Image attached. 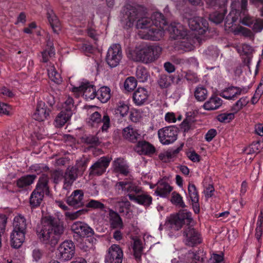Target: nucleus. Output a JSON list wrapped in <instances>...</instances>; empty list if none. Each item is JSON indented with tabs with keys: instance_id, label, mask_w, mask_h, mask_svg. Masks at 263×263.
<instances>
[{
	"instance_id": "obj_1",
	"label": "nucleus",
	"mask_w": 263,
	"mask_h": 263,
	"mask_svg": "<svg viewBox=\"0 0 263 263\" xmlns=\"http://www.w3.org/2000/svg\"><path fill=\"white\" fill-rule=\"evenodd\" d=\"M64 227L60 220L52 216H46L42 218L41 223L35 229L37 238L45 245L55 246L64 232Z\"/></svg>"
},
{
	"instance_id": "obj_2",
	"label": "nucleus",
	"mask_w": 263,
	"mask_h": 263,
	"mask_svg": "<svg viewBox=\"0 0 263 263\" xmlns=\"http://www.w3.org/2000/svg\"><path fill=\"white\" fill-rule=\"evenodd\" d=\"M232 6V8L239 9L232 10L226 17L227 23L233 25L239 19V22L243 25L249 27L252 26L255 18L248 13V0L234 1Z\"/></svg>"
},
{
	"instance_id": "obj_3",
	"label": "nucleus",
	"mask_w": 263,
	"mask_h": 263,
	"mask_svg": "<svg viewBox=\"0 0 263 263\" xmlns=\"http://www.w3.org/2000/svg\"><path fill=\"white\" fill-rule=\"evenodd\" d=\"M153 20V27L146 33H139V36L142 39L152 41H159L164 35L166 21L163 14L160 12H155L151 18Z\"/></svg>"
},
{
	"instance_id": "obj_4",
	"label": "nucleus",
	"mask_w": 263,
	"mask_h": 263,
	"mask_svg": "<svg viewBox=\"0 0 263 263\" xmlns=\"http://www.w3.org/2000/svg\"><path fill=\"white\" fill-rule=\"evenodd\" d=\"M162 48L156 45H146L136 48L133 53V59L136 62L150 63L156 60L160 55Z\"/></svg>"
},
{
	"instance_id": "obj_5",
	"label": "nucleus",
	"mask_w": 263,
	"mask_h": 263,
	"mask_svg": "<svg viewBox=\"0 0 263 263\" xmlns=\"http://www.w3.org/2000/svg\"><path fill=\"white\" fill-rule=\"evenodd\" d=\"M121 22L123 27L128 29L132 27L135 22L145 14L144 7L140 5H127L121 12Z\"/></svg>"
},
{
	"instance_id": "obj_6",
	"label": "nucleus",
	"mask_w": 263,
	"mask_h": 263,
	"mask_svg": "<svg viewBox=\"0 0 263 263\" xmlns=\"http://www.w3.org/2000/svg\"><path fill=\"white\" fill-rule=\"evenodd\" d=\"M129 194H127L130 200L142 205L144 207H148L152 203V197L144 192L142 188L137 185H132L129 187Z\"/></svg>"
},
{
	"instance_id": "obj_7",
	"label": "nucleus",
	"mask_w": 263,
	"mask_h": 263,
	"mask_svg": "<svg viewBox=\"0 0 263 263\" xmlns=\"http://www.w3.org/2000/svg\"><path fill=\"white\" fill-rule=\"evenodd\" d=\"M193 220L191 212H182L177 215H172L167 221V226L172 230L178 231L186 223L189 225Z\"/></svg>"
},
{
	"instance_id": "obj_8",
	"label": "nucleus",
	"mask_w": 263,
	"mask_h": 263,
	"mask_svg": "<svg viewBox=\"0 0 263 263\" xmlns=\"http://www.w3.org/2000/svg\"><path fill=\"white\" fill-rule=\"evenodd\" d=\"M123 54L121 46L119 44H112L108 48L105 61L109 67L114 68L119 65Z\"/></svg>"
},
{
	"instance_id": "obj_9",
	"label": "nucleus",
	"mask_w": 263,
	"mask_h": 263,
	"mask_svg": "<svg viewBox=\"0 0 263 263\" xmlns=\"http://www.w3.org/2000/svg\"><path fill=\"white\" fill-rule=\"evenodd\" d=\"M87 123L88 126L96 128L98 127L102 123L103 125L101 127L102 132H106L110 125V118L108 115L105 113L102 118L101 114L97 111L90 115Z\"/></svg>"
},
{
	"instance_id": "obj_10",
	"label": "nucleus",
	"mask_w": 263,
	"mask_h": 263,
	"mask_svg": "<svg viewBox=\"0 0 263 263\" xmlns=\"http://www.w3.org/2000/svg\"><path fill=\"white\" fill-rule=\"evenodd\" d=\"M158 135L160 142L162 144L168 145L177 140L178 129L174 126L165 127L158 130Z\"/></svg>"
},
{
	"instance_id": "obj_11",
	"label": "nucleus",
	"mask_w": 263,
	"mask_h": 263,
	"mask_svg": "<svg viewBox=\"0 0 263 263\" xmlns=\"http://www.w3.org/2000/svg\"><path fill=\"white\" fill-rule=\"evenodd\" d=\"M183 234L185 237V244L187 246L193 247L202 241L200 233L190 224L185 228Z\"/></svg>"
},
{
	"instance_id": "obj_12",
	"label": "nucleus",
	"mask_w": 263,
	"mask_h": 263,
	"mask_svg": "<svg viewBox=\"0 0 263 263\" xmlns=\"http://www.w3.org/2000/svg\"><path fill=\"white\" fill-rule=\"evenodd\" d=\"M123 252L118 245H112L108 249L105 257V262L108 263H122Z\"/></svg>"
},
{
	"instance_id": "obj_13",
	"label": "nucleus",
	"mask_w": 263,
	"mask_h": 263,
	"mask_svg": "<svg viewBox=\"0 0 263 263\" xmlns=\"http://www.w3.org/2000/svg\"><path fill=\"white\" fill-rule=\"evenodd\" d=\"M71 229L73 232L74 237H89L95 235V232L92 228L85 223L77 221L73 223Z\"/></svg>"
},
{
	"instance_id": "obj_14",
	"label": "nucleus",
	"mask_w": 263,
	"mask_h": 263,
	"mask_svg": "<svg viewBox=\"0 0 263 263\" xmlns=\"http://www.w3.org/2000/svg\"><path fill=\"white\" fill-rule=\"evenodd\" d=\"M111 158L103 156L96 161L89 168L90 176H101L104 174L108 167Z\"/></svg>"
},
{
	"instance_id": "obj_15",
	"label": "nucleus",
	"mask_w": 263,
	"mask_h": 263,
	"mask_svg": "<svg viewBox=\"0 0 263 263\" xmlns=\"http://www.w3.org/2000/svg\"><path fill=\"white\" fill-rule=\"evenodd\" d=\"M73 92L81 93L86 100H91L96 98L97 92L96 87L89 82L82 83L78 87H73Z\"/></svg>"
},
{
	"instance_id": "obj_16",
	"label": "nucleus",
	"mask_w": 263,
	"mask_h": 263,
	"mask_svg": "<svg viewBox=\"0 0 263 263\" xmlns=\"http://www.w3.org/2000/svg\"><path fill=\"white\" fill-rule=\"evenodd\" d=\"M189 26L191 29L196 31L199 34H203L209 27L206 20L202 17L194 16L188 20Z\"/></svg>"
},
{
	"instance_id": "obj_17",
	"label": "nucleus",
	"mask_w": 263,
	"mask_h": 263,
	"mask_svg": "<svg viewBox=\"0 0 263 263\" xmlns=\"http://www.w3.org/2000/svg\"><path fill=\"white\" fill-rule=\"evenodd\" d=\"M60 258L64 260H69L75 253V245L71 240H65L58 248Z\"/></svg>"
},
{
	"instance_id": "obj_18",
	"label": "nucleus",
	"mask_w": 263,
	"mask_h": 263,
	"mask_svg": "<svg viewBox=\"0 0 263 263\" xmlns=\"http://www.w3.org/2000/svg\"><path fill=\"white\" fill-rule=\"evenodd\" d=\"M66 203L70 206L77 209L85 205L84 201V192L82 190H76L71 195L66 198Z\"/></svg>"
},
{
	"instance_id": "obj_19",
	"label": "nucleus",
	"mask_w": 263,
	"mask_h": 263,
	"mask_svg": "<svg viewBox=\"0 0 263 263\" xmlns=\"http://www.w3.org/2000/svg\"><path fill=\"white\" fill-rule=\"evenodd\" d=\"M249 89V87H239L232 86L222 90L220 96L228 100H235L238 95L247 93Z\"/></svg>"
},
{
	"instance_id": "obj_20",
	"label": "nucleus",
	"mask_w": 263,
	"mask_h": 263,
	"mask_svg": "<svg viewBox=\"0 0 263 263\" xmlns=\"http://www.w3.org/2000/svg\"><path fill=\"white\" fill-rule=\"evenodd\" d=\"M51 110L47 107L44 102L40 101L37 102L35 112L32 118L38 121H43L49 116Z\"/></svg>"
},
{
	"instance_id": "obj_21",
	"label": "nucleus",
	"mask_w": 263,
	"mask_h": 263,
	"mask_svg": "<svg viewBox=\"0 0 263 263\" xmlns=\"http://www.w3.org/2000/svg\"><path fill=\"white\" fill-rule=\"evenodd\" d=\"M108 211L107 218L109 228L111 229H123V222L119 213L110 208H108Z\"/></svg>"
},
{
	"instance_id": "obj_22",
	"label": "nucleus",
	"mask_w": 263,
	"mask_h": 263,
	"mask_svg": "<svg viewBox=\"0 0 263 263\" xmlns=\"http://www.w3.org/2000/svg\"><path fill=\"white\" fill-rule=\"evenodd\" d=\"M122 135L124 138L133 143H138L143 138L139 130L131 126L124 128L123 129Z\"/></svg>"
},
{
	"instance_id": "obj_23",
	"label": "nucleus",
	"mask_w": 263,
	"mask_h": 263,
	"mask_svg": "<svg viewBox=\"0 0 263 263\" xmlns=\"http://www.w3.org/2000/svg\"><path fill=\"white\" fill-rule=\"evenodd\" d=\"M136 151L140 155H152L155 153V147L145 140H139L135 148Z\"/></svg>"
},
{
	"instance_id": "obj_24",
	"label": "nucleus",
	"mask_w": 263,
	"mask_h": 263,
	"mask_svg": "<svg viewBox=\"0 0 263 263\" xmlns=\"http://www.w3.org/2000/svg\"><path fill=\"white\" fill-rule=\"evenodd\" d=\"M149 95L147 90L143 87L138 88L133 94V99L137 106H142L147 101Z\"/></svg>"
},
{
	"instance_id": "obj_25",
	"label": "nucleus",
	"mask_w": 263,
	"mask_h": 263,
	"mask_svg": "<svg viewBox=\"0 0 263 263\" xmlns=\"http://www.w3.org/2000/svg\"><path fill=\"white\" fill-rule=\"evenodd\" d=\"M165 30H167L174 39L183 37L186 35L183 26L178 23H171L169 26L166 25Z\"/></svg>"
},
{
	"instance_id": "obj_26",
	"label": "nucleus",
	"mask_w": 263,
	"mask_h": 263,
	"mask_svg": "<svg viewBox=\"0 0 263 263\" xmlns=\"http://www.w3.org/2000/svg\"><path fill=\"white\" fill-rule=\"evenodd\" d=\"M49 177L47 175L43 174L39 178L35 189V191H38L44 195L49 194V187L48 185Z\"/></svg>"
},
{
	"instance_id": "obj_27",
	"label": "nucleus",
	"mask_w": 263,
	"mask_h": 263,
	"mask_svg": "<svg viewBox=\"0 0 263 263\" xmlns=\"http://www.w3.org/2000/svg\"><path fill=\"white\" fill-rule=\"evenodd\" d=\"M36 178V175L28 174L22 176L15 181L16 186L21 190L26 189L34 183Z\"/></svg>"
},
{
	"instance_id": "obj_28",
	"label": "nucleus",
	"mask_w": 263,
	"mask_h": 263,
	"mask_svg": "<svg viewBox=\"0 0 263 263\" xmlns=\"http://www.w3.org/2000/svg\"><path fill=\"white\" fill-rule=\"evenodd\" d=\"M26 233V232L16 231L13 230L10 235L11 247L15 249L19 248L25 240Z\"/></svg>"
},
{
	"instance_id": "obj_29",
	"label": "nucleus",
	"mask_w": 263,
	"mask_h": 263,
	"mask_svg": "<svg viewBox=\"0 0 263 263\" xmlns=\"http://www.w3.org/2000/svg\"><path fill=\"white\" fill-rule=\"evenodd\" d=\"M78 177V168L74 166H69L66 170L63 179L64 183L67 186L71 185Z\"/></svg>"
},
{
	"instance_id": "obj_30",
	"label": "nucleus",
	"mask_w": 263,
	"mask_h": 263,
	"mask_svg": "<svg viewBox=\"0 0 263 263\" xmlns=\"http://www.w3.org/2000/svg\"><path fill=\"white\" fill-rule=\"evenodd\" d=\"M113 167L116 172L124 176H128L129 173L128 166L125 163L124 159L117 158L113 161Z\"/></svg>"
},
{
	"instance_id": "obj_31",
	"label": "nucleus",
	"mask_w": 263,
	"mask_h": 263,
	"mask_svg": "<svg viewBox=\"0 0 263 263\" xmlns=\"http://www.w3.org/2000/svg\"><path fill=\"white\" fill-rule=\"evenodd\" d=\"M153 27V20L150 17H143V15L139 18L137 21L136 27L137 29H141L144 30L139 31L143 32L144 34L146 33L148 30Z\"/></svg>"
},
{
	"instance_id": "obj_32",
	"label": "nucleus",
	"mask_w": 263,
	"mask_h": 263,
	"mask_svg": "<svg viewBox=\"0 0 263 263\" xmlns=\"http://www.w3.org/2000/svg\"><path fill=\"white\" fill-rule=\"evenodd\" d=\"M44 195V194L38 191H35L34 190L32 191L29 198V204L32 210L40 206L43 200Z\"/></svg>"
},
{
	"instance_id": "obj_33",
	"label": "nucleus",
	"mask_w": 263,
	"mask_h": 263,
	"mask_svg": "<svg viewBox=\"0 0 263 263\" xmlns=\"http://www.w3.org/2000/svg\"><path fill=\"white\" fill-rule=\"evenodd\" d=\"M27 226L26 219L24 216L18 215L14 218L13 222L14 230L26 233Z\"/></svg>"
},
{
	"instance_id": "obj_34",
	"label": "nucleus",
	"mask_w": 263,
	"mask_h": 263,
	"mask_svg": "<svg viewBox=\"0 0 263 263\" xmlns=\"http://www.w3.org/2000/svg\"><path fill=\"white\" fill-rule=\"evenodd\" d=\"M222 104V100L217 96L211 97L203 105V108L207 110H215Z\"/></svg>"
},
{
	"instance_id": "obj_35",
	"label": "nucleus",
	"mask_w": 263,
	"mask_h": 263,
	"mask_svg": "<svg viewBox=\"0 0 263 263\" xmlns=\"http://www.w3.org/2000/svg\"><path fill=\"white\" fill-rule=\"evenodd\" d=\"M47 17L49 24L55 33H59L61 29V25L58 17L55 15L53 10H50L47 12Z\"/></svg>"
},
{
	"instance_id": "obj_36",
	"label": "nucleus",
	"mask_w": 263,
	"mask_h": 263,
	"mask_svg": "<svg viewBox=\"0 0 263 263\" xmlns=\"http://www.w3.org/2000/svg\"><path fill=\"white\" fill-rule=\"evenodd\" d=\"M133 240L134 242L132 246L133 250V255L137 261H140L143 251L142 242L139 238H135Z\"/></svg>"
},
{
	"instance_id": "obj_37",
	"label": "nucleus",
	"mask_w": 263,
	"mask_h": 263,
	"mask_svg": "<svg viewBox=\"0 0 263 263\" xmlns=\"http://www.w3.org/2000/svg\"><path fill=\"white\" fill-rule=\"evenodd\" d=\"M115 206L119 213H124L125 210H128L130 206V202L125 197L117 199L115 201Z\"/></svg>"
},
{
	"instance_id": "obj_38",
	"label": "nucleus",
	"mask_w": 263,
	"mask_h": 263,
	"mask_svg": "<svg viewBox=\"0 0 263 263\" xmlns=\"http://www.w3.org/2000/svg\"><path fill=\"white\" fill-rule=\"evenodd\" d=\"M110 97V89L107 86L101 87L97 91L96 98L102 103L107 102Z\"/></svg>"
},
{
	"instance_id": "obj_39",
	"label": "nucleus",
	"mask_w": 263,
	"mask_h": 263,
	"mask_svg": "<svg viewBox=\"0 0 263 263\" xmlns=\"http://www.w3.org/2000/svg\"><path fill=\"white\" fill-rule=\"evenodd\" d=\"M66 113L64 110H61L57 115L54 120L55 126L58 127L63 126L71 118L72 113Z\"/></svg>"
},
{
	"instance_id": "obj_40",
	"label": "nucleus",
	"mask_w": 263,
	"mask_h": 263,
	"mask_svg": "<svg viewBox=\"0 0 263 263\" xmlns=\"http://www.w3.org/2000/svg\"><path fill=\"white\" fill-rule=\"evenodd\" d=\"M173 187L167 183L162 182L159 183L155 191V193L162 197H166L172 191Z\"/></svg>"
},
{
	"instance_id": "obj_41",
	"label": "nucleus",
	"mask_w": 263,
	"mask_h": 263,
	"mask_svg": "<svg viewBox=\"0 0 263 263\" xmlns=\"http://www.w3.org/2000/svg\"><path fill=\"white\" fill-rule=\"evenodd\" d=\"M174 79V77L172 75L161 74L159 76L157 83L161 88H166L171 86Z\"/></svg>"
},
{
	"instance_id": "obj_42",
	"label": "nucleus",
	"mask_w": 263,
	"mask_h": 263,
	"mask_svg": "<svg viewBox=\"0 0 263 263\" xmlns=\"http://www.w3.org/2000/svg\"><path fill=\"white\" fill-rule=\"evenodd\" d=\"M49 170L48 166L45 164L42 163L34 164L29 167L28 172L31 173H35L34 175L37 176L41 173L48 172Z\"/></svg>"
},
{
	"instance_id": "obj_43",
	"label": "nucleus",
	"mask_w": 263,
	"mask_h": 263,
	"mask_svg": "<svg viewBox=\"0 0 263 263\" xmlns=\"http://www.w3.org/2000/svg\"><path fill=\"white\" fill-rule=\"evenodd\" d=\"M208 92L205 87L202 86L197 87L194 91V96L198 101H203L208 97Z\"/></svg>"
},
{
	"instance_id": "obj_44",
	"label": "nucleus",
	"mask_w": 263,
	"mask_h": 263,
	"mask_svg": "<svg viewBox=\"0 0 263 263\" xmlns=\"http://www.w3.org/2000/svg\"><path fill=\"white\" fill-rule=\"evenodd\" d=\"M47 71L48 77L52 81L57 84H60L62 82V78L60 74L57 72L53 66H49Z\"/></svg>"
},
{
	"instance_id": "obj_45",
	"label": "nucleus",
	"mask_w": 263,
	"mask_h": 263,
	"mask_svg": "<svg viewBox=\"0 0 263 263\" xmlns=\"http://www.w3.org/2000/svg\"><path fill=\"white\" fill-rule=\"evenodd\" d=\"M201 254H202V251L200 249L196 251H189L188 254L191 258L190 263H202L203 258L201 257Z\"/></svg>"
},
{
	"instance_id": "obj_46",
	"label": "nucleus",
	"mask_w": 263,
	"mask_h": 263,
	"mask_svg": "<svg viewBox=\"0 0 263 263\" xmlns=\"http://www.w3.org/2000/svg\"><path fill=\"white\" fill-rule=\"evenodd\" d=\"M249 100L247 97H243L240 98L232 106L231 110L237 113L249 103Z\"/></svg>"
},
{
	"instance_id": "obj_47",
	"label": "nucleus",
	"mask_w": 263,
	"mask_h": 263,
	"mask_svg": "<svg viewBox=\"0 0 263 263\" xmlns=\"http://www.w3.org/2000/svg\"><path fill=\"white\" fill-rule=\"evenodd\" d=\"M225 13L226 10L224 9H223L221 12L215 11L210 15L209 19L211 21L216 24H220L224 19Z\"/></svg>"
},
{
	"instance_id": "obj_48",
	"label": "nucleus",
	"mask_w": 263,
	"mask_h": 263,
	"mask_svg": "<svg viewBox=\"0 0 263 263\" xmlns=\"http://www.w3.org/2000/svg\"><path fill=\"white\" fill-rule=\"evenodd\" d=\"M136 77L139 82H144L147 80L149 74L145 68L143 66H139L137 68Z\"/></svg>"
},
{
	"instance_id": "obj_49",
	"label": "nucleus",
	"mask_w": 263,
	"mask_h": 263,
	"mask_svg": "<svg viewBox=\"0 0 263 263\" xmlns=\"http://www.w3.org/2000/svg\"><path fill=\"white\" fill-rule=\"evenodd\" d=\"M86 207L95 210H100L102 211L106 212L105 205L100 201L94 199H90L86 204Z\"/></svg>"
},
{
	"instance_id": "obj_50",
	"label": "nucleus",
	"mask_w": 263,
	"mask_h": 263,
	"mask_svg": "<svg viewBox=\"0 0 263 263\" xmlns=\"http://www.w3.org/2000/svg\"><path fill=\"white\" fill-rule=\"evenodd\" d=\"M171 201L173 204L180 208H184L186 206L183 201L182 197L179 193L175 192H173L172 194Z\"/></svg>"
},
{
	"instance_id": "obj_51",
	"label": "nucleus",
	"mask_w": 263,
	"mask_h": 263,
	"mask_svg": "<svg viewBox=\"0 0 263 263\" xmlns=\"http://www.w3.org/2000/svg\"><path fill=\"white\" fill-rule=\"evenodd\" d=\"M132 185H136L132 183L130 181H123L117 182L115 185V188L118 192H120V191H126L128 194H129V187Z\"/></svg>"
},
{
	"instance_id": "obj_52",
	"label": "nucleus",
	"mask_w": 263,
	"mask_h": 263,
	"mask_svg": "<svg viewBox=\"0 0 263 263\" xmlns=\"http://www.w3.org/2000/svg\"><path fill=\"white\" fill-rule=\"evenodd\" d=\"M188 193L191 201L199 199L198 193L195 185L192 183H189L188 185Z\"/></svg>"
},
{
	"instance_id": "obj_53",
	"label": "nucleus",
	"mask_w": 263,
	"mask_h": 263,
	"mask_svg": "<svg viewBox=\"0 0 263 263\" xmlns=\"http://www.w3.org/2000/svg\"><path fill=\"white\" fill-rule=\"evenodd\" d=\"M137 80L135 78L130 77L127 78L124 82V88L125 89L130 91L134 90L137 86Z\"/></svg>"
},
{
	"instance_id": "obj_54",
	"label": "nucleus",
	"mask_w": 263,
	"mask_h": 263,
	"mask_svg": "<svg viewBox=\"0 0 263 263\" xmlns=\"http://www.w3.org/2000/svg\"><path fill=\"white\" fill-rule=\"evenodd\" d=\"M234 112L222 113L217 116L218 121L222 123H229L234 118Z\"/></svg>"
},
{
	"instance_id": "obj_55",
	"label": "nucleus",
	"mask_w": 263,
	"mask_h": 263,
	"mask_svg": "<svg viewBox=\"0 0 263 263\" xmlns=\"http://www.w3.org/2000/svg\"><path fill=\"white\" fill-rule=\"evenodd\" d=\"M73 107V100L72 98L68 97L64 101L62 105V110H64L65 112H72V108Z\"/></svg>"
},
{
	"instance_id": "obj_56",
	"label": "nucleus",
	"mask_w": 263,
	"mask_h": 263,
	"mask_svg": "<svg viewBox=\"0 0 263 263\" xmlns=\"http://www.w3.org/2000/svg\"><path fill=\"white\" fill-rule=\"evenodd\" d=\"M227 2V0H206V3L210 7H213L216 8L219 7L222 9H224V6Z\"/></svg>"
},
{
	"instance_id": "obj_57",
	"label": "nucleus",
	"mask_w": 263,
	"mask_h": 263,
	"mask_svg": "<svg viewBox=\"0 0 263 263\" xmlns=\"http://www.w3.org/2000/svg\"><path fill=\"white\" fill-rule=\"evenodd\" d=\"M255 33L260 32L263 29V19L255 18L252 26L250 27Z\"/></svg>"
},
{
	"instance_id": "obj_58",
	"label": "nucleus",
	"mask_w": 263,
	"mask_h": 263,
	"mask_svg": "<svg viewBox=\"0 0 263 263\" xmlns=\"http://www.w3.org/2000/svg\"><path fill=\"white\" fill-rule=\"evenodd\" d=\"M50 45V48L49 50L46 49L42 52V59L41 61L44 63H46L49 60V57H51L54 54V49L52 44Z\"/></svg>"
},
{
	"instance_id": "obj_59",
	"label": "nucleus",
	"mask_w": 263,
	"mask_h": 263,
	"mask_svg": "<svg viewBox=\"0 0 263 263\" xmlns=\"http://www.w3.org/2000/svg\"><path fill=\"white\" fill-rule=\"evenodd\" d=\"M87 212L85 209L79 210L75 212H67L65 213V216L70 220H74L78 218L80 215L85 214Z\"/></svg>"
},
{
	"instance_id": "obj_60",
	"label": "nucleus",
	"mask_w": 263,
	"mask_h": 263,
	"mask_svg": "<svg viewBox=\"0 0 263 263\" xmlns=\"http://www.w3.org/2000/svg\"><path fill=\"white\" fill-rule=\"evenodd\" d=\"M129 107L128 105L123 101H120L117 105V110L121 116L124 117L128 112Z\"/></svg>"
},
{
	"instance_id": "obj_61",
	"label": "nucleus",
	"mask_w": 263,
	"mask_h": 263,
	"mask_svg": "<svg viewBox=\"0 0 263 263\" xmlns=\"http://www.w3.org/2000/svg\"><path fill=\"white\" fill-rule=\"evenodd\" d=\"M84 140L86 143L95 146L98 145L100 143L98 137L93 135H89Z\"/></svg>"
},
{
	"instance_id": "obj_62",
	"label": "nucleus",
	"mask_w": 263,
	"mask_h": 263,
	"mask_svg": "<svg viewBox=\"0 0 263 263\" xmlns=\"http://www.w3.org/2000/svg\"><path fill=\"white\" fill-rule=\"evenodd\" d=\"M250 3L258 8L260 15L263 17V0H250Z\"/></svg>"
},
{
	"instance_id": "obj_63",
	"label": "nucleus",
	"mask_w": 263,
	"mask_h": 263,
	"mask_svg": "<svg viewBox=\"0 0 263 263\" xmlns=\"http://www.w3.org/2000/svg\"><path fill=\"white\" fill-rule=\"evenodd\" d=\"M63 173L60 170L54 171L52 173V177L54 182L57 183L63 178Z\"/></svg>"
},
{
	"instance_id": "obj_64",
	"label": "nucleus",
	"mask_w": 263,
	"mask_h": 263,
	"mask_svg": "<svg viewBox=\"0 0 263 263\" xmlns=\"http://www.w3.org/2000/svg\"><path fill=\"white\" fill-rule=\"evenodd\" d=\"M187 157L193 162H197L200 160V156L194 151L189 152L187 153Z\"/></svg>"
}]
</instances>
